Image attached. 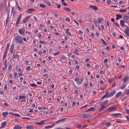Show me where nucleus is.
I'll list each match as a JSON object with an SVG mask.
<instances>
[{
    "label": "nucleus",
    "mask_w": 129,
    "mask_h": 129,
    "mask_svg": "<svg viewBox=\"0 0 129 129\" xmlns=\"http://www.w3.org/2000/svg\"><path fill=\"white\" fill-rule=\"evenodd\" d=\"M7 124V122L6 121H5L3 122H2L1 123V125H2V127H4Z\"/></svg>",
    "instance_id": "26"
},
{
    "label": "nucleus",
    "mask_w": 129,
    "mask_h": 129,
    "mask_svg": "<svg viewBox=\"0 0 129 129\" xmlns=\"http://www.w3.org/2000/svg\"><path fill=\"white\" fill-rule=\"evenodd\" d=\"M19 98L20 99H23L26 98V96H19Z\"/></svg>",
    "instance_id": "31"
},
{
    "label": "nucleus",
    "mask_w": 129,
    "mask_h": 129,
    "mask_svg": "<svg viewBox=\"0 0 129 129\" xmlns=\"http://www.w3.org/2000/svg\"><path fill=\"white\" fill-rule=\"evenodd\" d=\"M15 8L13 7L12 9V13H15Z\"/></svg>",
    "instance_id": "46"
},
{
    "label": "nucleus",
    "mask_w": 129,
    "mask_h": 129,
    "mask_svg": "<svg viewBox=\"0 0 129 129\" xmlns=\"http://www.w3.org/2000/svg\"><path fill=\"white\" fill-rule=\"evenodd\" d=\"M121 114L119 113L112 114L110 115V116H117L120 115Z\"/></svg>",
    "instance_id": "21"
},
{
    "label": "nucleus",
    "mask_w": 129,
    "mask_h": 129,
    "mask_svg": "<svg viewBox=\"0 0 129 129\" xmlns=\"http://www.w3.org/2000/svg\"><path fill=\"white\" fill-rule=\"evenodd\" d=\"M122 19L125 21V22H127L128 21V17L127 16H123L122 17Z\"/></svg>",
    "instance_id": "11"
},
{
    "label": "nucleus",
    "mask_w": 129,
    "mask_h": 129,
    "mask_svg": "<svg viewBox=\"0 0 129 129\" xmlns=\"http://www.w3.org/2000/svg\"><path fill=\"white\" fill-rule=\"evenodd\" d=\"M106 87V86H104V87H100V89L101 90H104L105 89Z\"/></svg>",
    "instance_id": "41"
},
{
    "label": "nucleus",
    "mask_w": 129,
    "mask_h": 129,
    "mask_svg": "<svg viewBox=\"0 0 129 129\" xmlns=\"http://www.w3.org/2000/svg\"><path fill=\"white\" fill-rule=\"evenodd\" d=\"M28 11H26V12L28 13H30L31 12L34 11H35V9H33V8H29L27 9Z\"/></svg>",
    "instance_id": "15"
},
{
    "label": "nucleus",
    "mask_w": 129,
    "mask_h": 129,
    "mask_svg": "<svg viewBox=\"0 0 129 129\" xmlns=\"http://www.w3.org/2000/svg\"><path fill=\"white\" fill-rule=\"evenodd\" d=\"M124 33L126 36L128 37L129 36V28L126 27V29L124 30Z\"/></svg>",
    "instance_id": "5"
},
{
    "label": "nucleus",
    "mask_w": 129,
    "mask_h": 129,
    "mask_svg": "<svg viewBox=\"0 0 129 129\" xmlns=\"http://www.w3.org/2000/svg\"><path fill=\"white\" fill-rule=\"evenodd\" d=\"M128 79V76H126L125 78H124L123 80V82L125 83L126 81Z\"/></svg>",
    "instance_id": "33"
},
{
    "label": "nucleus",
    "mask_w": 129,
    "mask_h": 129,
    "mask_svg": "<svg viewBox=\"0 0 129 129\" xmlns=\"http://www.w3.org/2000/svg\"><path fill=\"white\" fill-rule=\"evenodd\" d=\"M25 31V27L24 26L23 28H22L21 29H20L19 30V32L20 34L24 35V34Z\"/></svg>",
    "instance_id": "6"
},
{
    "label": "nucleus",
    "mask_w": 129,
    "mask_h": 129,
    "mask_svg": "<svg viewBox=\"0 0 129 129\" xmlns=\"http://www.w3.org/2000/svg\"><path fill=\"white\" fill-rule=\"evenodd\" d=\"M127 11V9L125 8L124 9H121L119 10V12H125Z\"/></svg>",
    "instance_id": "18"
},
{
    "label": "nucleus",
    "mask_w": 129,
    "mask_h": 129,
    "mask_svg": "<svg viewBox=\"0 0 129 129\" xmlns=\"http://www.w3.org/2000/svg\"><path fill=\"white\" fill-rule=\"evenodd\" d=\"M74 92L76 94H77L78 93V90H74Z\"/></svg>",
    "instance_id": "62"
},
{
    "label": "nucleus",
    "mask_w": 129,
    "mask_h": 129,
    "mask_svg": "<svg viewBox=\"0 0 129 129\" xmlns=\"http://www.w3.org/2000/svg\"><path fill=\"white\" fill-rule=\"evenodd\" d=\"M7 60L5 59V60L4 62V65H5V66H6V67H7Z\"/></svg>",
    "instance_id": "48"
},
{
    "label": "nucleus",
    "mask_w": 129,
    "mask_h": 129,
    "mask_svg": "<svg viewBox=\"0 0 129 129\" xmlns=\"http://www.w3.org/2000/svg\"><path fill=\"white\" fill-rule=\"evenodd\" d=\"M52 127V126H51V125H50L46 126L44 127V128H51Z\"/></svg>",
    "instance_id": "39"
},
{
    "label": "nucleus",
    "mask_w": 129,
    "mask_h": 129,
    "mask_svg": "<svg viewBox=\"0 0 129 129\" xmlns=\"http://www.w3.org/2000/svg\"><path fill=\"white\" fill-rule=\"evenodd\" d=\"M64 118L60 119L58 120L57 121L55 122V123H60L64 122Z\"/></svg>",
    "instance_id": "22"
},
{
    "label": "nucleus",
    "mask_w": 129,
    "mask_h": 129,
    "mask_svg": "<svg viewBox=\"0 0 129 129\" xmlns=\"http://www.w3.org/2000/svg\"><path fill=\"white\" fill-rule=\"evenodd\" d=\"M100 106L101 108L99 109V111L102 110L105 107V106L101 103L100 104Z\"/></svg>",
    "instance_id": "13"
},
{
    "label": "nucleus",
    "mask_w": 129,
    "mask_h": 129,
    "mask_svg": "<svg viewBox=\"0 0 129 129\" xmlns=\"http://www.w3.org/2000/svg\"><path fill=\"white\" fill-rule=\"evenodd\" d=\"M83 118H87L90 116V114H82Z\"/></svg>",
    "instance_id": "9"
},
{
    "label": "nucleus",
    "mask_w": 129,
    "mask_h": 129,
    "mask_svg": "<svg viewBox=\"0 0 129 129\" xmlns=\"http://www.w3.org/2000/svg\"><path fill=\"white\" fill-rule=\"evenodd\" d=\"M122 93L121 91H119L115 95V98H118Z\"/></svg>",
    "instance_id": "14"
},
{
    "label": "nucleus",
    "mask_w": 129,
    "mask_h": 129,
    "mask_svg": "<svg viewBox=\"0 0 129 129\" xmlns=\"http://www.w3.org/2000/svg\"><path fill=\"white\" fill-rule=\"evenodd\" d=\"M101 39L103 44L105 46H106L107 44L104 40L102 38H101Z\"/></svg>",
    "instance_id": "28"
},
{
    "label": "nucleus",
    "mask_w": 129,
    "mask_h": 129,
    "mask_svg": "<svg viewBox=\"0 0 129 129\" xmlns=\"http://www.w3.org/2000/svg\"><path fill=\"white\" fill-rule=\"evenodd\" d=\"M19 56L18 54H16L14 55V59H17L19 58Z\"/></svg>",
    "instance_id": "32"
},
{
    "label": "nucleus",
    "mask_w": 129,
    "mask_h": 129,
    "mask_svg": "<svg viewBox=\"0 0 129 129\" xmlns=\"http://www.w3.org/2000/svg\"><path fill=\"white\" fill-rule=\"evenodd\" d=\"M124 22L123 20H121L120 21V25L122 26L123 27L124 25Z\"/></svg>",
    "instance_id": "20"
},
{
    "label": "nucleus",
    "mask_w": 129,
    "mask_h": 129,
    "mask_svg": "<svg viewBox=\"0 0 129 129\" xmlns=\"http://www.w3.org/2000/svg\"><path fill=\"white\" fill-rule=\"evenodd\" d=\"M14 48V45H12L10 47V52L11 53H13Z\"/></svg>",
    "instance_id": "16"
},
{
    "label": "nucleus",
    "mask_w": 129,
    "mask_h": 129,
    "mask_svg": "<svg viewBox=\"0 0 129 129\" xmlns=\"http://www.w3.org/2000/svg\"><path fill=\"white\" fill-rule=\"evenodd\" d=\"M117 123H120L121 122V121L120 120H117L115 121Z\"/></svg>",
    "instance_id": "57"
},
{
    "label": "nucleus",
    "mask_w": 129,
    "mask_h": 129,
    "mask_svg": "<svg viewBox=\"0 0 129 129\" xmlns=\"http://www.w3.org/2000/svg\"><path fill=\"white\" fill-rule=\"evenodd\" d=\"M26 128L27 129H33L34 127L30 125H28L26 126Z\"/></svg>",
    "instance_id": "30"
},
{
    "label": "nucleus",
    "mask_w": 129,
    "mask_h": 129,
    "mask_svg": "<svg viewBox=\"0 0 129 129\" xmlns=\"http://www.w3.org/2000/svg\"><path fill=\"white\" fill-rule=\"evenodd\" d=\"M125 111L128 114H129V110L128 109H126L125 110Z\"/></svg>",
    "instance_id": "58"
},
{
    "label": "nucleus",
    "mask_w": 129,
    "mask_h": 129,
    "mask_svg": "<svg viewBox=\"0 0 129 129\" xmlns=\"http://www.w3.org/2000/svg\"><path fill=\"white\" fill-rule=\"evenodd\" d=\"M115 91H113L110 92V94L107 96V98H110L113 96L115 93Z\"/></svg>",
    "instance_id": "10"
},
{
    "label": "nucleus",
    "mask_w": 129,
    "mask_h": 129,
    "mask_svg": "<svg viewBox=\"0 0 129 129\" xmlns=\"http://www.w3.org/2000/svg\"><path fill=\"white\" fill-rule=\"evenodd\" d=\"M39 42L41 44H43L45 43H46L45 42L42 41H40Z\"/></svg>",
    "instance_id": "50"
},
{
    "label": "nucleus",
    "mask_w": 129,
    "mask_h": 129,
    "mask_svg": "<svg viewBox=\"0 0 129 129\" xmlns=\"http://www.w3.org/2000/svg\"><path fill=\"white\" fill-rule=\"evenodd\" d=\"M40 6L42 8H45L46 7V6L43 4H40Z\"/></svg>",
    "instance_id": "38"
},
{
    "label": "nucleus",
    "mask_w": 129,
    "mask_h": 129,
    "mask_svg": "<svg viewBox=\"0 0 129 129\" xmlns=\"http://www.w3.org/2000/svg\"><path fill=\"white\" fill-rule=\"evenodd\" d=\"M17 7L19 10H20L21 9L20 7L18 5L17 6Z\"/></svg>",
    "instance_id": "64"
},
{
    "label": "nucleus",
    "mask_w": 129,
    "mask_h": 129,
    "mask_svg": "<svg viewBox=\"0 0 129 129\" xmlns=\"http://www.w3.org/2000/svg\"><path fill=\"white\" fill-rule=\"evenodd\" d=\"M90 111H94L95 110V108L94 107H92L89 108Z\"/></svg>",
    "instance_id": "42"
},
{
    "label": "nucleus",
    "mask_w": 129,
    "mask_h": 129,
    "mask_svg": "<svg viewBox=\"0 0 129 129\" xmlns=\"http://www.w3.org/2000/svg\"><path fill=\"white\" fill-rule=\"evenodd\" d=\"M98 22L99 23H100L101 22H102L103 21V20L101 18H98Z\"/></svg>",
    "instance_id": "25"
},
{
    "label": "nucleus",
    "mask_w": 129,
    "mask_h": 129,
    "mask_svg": "<svg viewBox=\"0 0 129 129\" xmlns=\"http://www.w3.org/2000/svg\"><path fill=\"white\" fill-rule=\"evenodd\" d=\"M106 2L108 4H109L111 2V0H107Z\"/></svg>",
    "instance_id": "53"
},
{
    "label": "nucleus",
    "mask_w": 129,
    "mask_h": 129,
    "mask_svg": "<svg viewBox=\"0 0 129 129\" xmlns=\"http://www.w3.org/2000/svg\"><path fill=\"white\" fill-rule=\"evenodd\" d=\"M11 64H10L8 67V70H11Z\"/></svg>",
    "instance_id": "43"
},
{
    "label": "nucleus",
    "mask_w": 129,
    "mask_h": 129,
    "mask_svg": "<svg viewBox=\"0 0 129 129\" xmlns=\"http://www.w3.org/2000/svg\"><path fill=\"white\" fill-rule=\"evenodd\" d=\"M57 6V7L58 8H60L61 7V5H56Z\"/></svg>",
    "instance_id": "54"
},
{
    "label": "nucleus",
    "mask_w": 129,
    "mask_h": 129,
    "mask_svg": "<svg viewBox=\"0 0 129 129\" xmlns=\"http://www.w3.org/2000/svg\"><path fill=\"white\" fill-rule=\"evenodd\" d=\"M108 102V101L107 100L104 102L101 103H100L102 104L103 105H104V106H105V105L107 104V103Z\"/></svg>",
    "instance_id": "29"
},
{
    "label": "nucleus",
    "mask_w": 129,
    "mask_h": 129,
    "mask_svg": "<svg viewBox=\"0 0 129 129\" xmlns=\"http://www.w3.org/2000/svg\"><path fill=\"white\" fill-rule=\"evenodd\" d=\"M22 16V14H21L20 16L18 17L17 19L16 22V26H18V25L19 24V22Z\"/></svg>",
    "instance_id": "8"
},
{
    "label": "nucleus",
    "mask_w": 129,
    "mask_h": 129,
    "mask_svg": "<svg viewBox=\"0 0 129 129\" xmlns=\"http://www.w3.org/2000/svg\"><path fill=\"white\" fill-rule=\"evenodd\" d=\"M48 76V74H44V77H47Z\"/></svg>",
    "instance_id": "63"
},
{
    "label": "nucleus",
    "mask_w": 129,
    "mask_h": 129,
    "mask_svg": "<svg viewBox=\"0 0 129 129\" xmlns=\"http://www.w3.org/2000/svg\"><path fill=\"white\" fill-rule=\"evenodd\" d=\"M65 20L66 21L68 22H69L70 21V18L68 17L65 18Z\"/></svg>",
    "instance_id": "37"
},
{
    "label": "nucleus",
    "mask_w": 129,
    "mask_h": 129,
    "mask_svg": "<svg viewBox=\"0 0 129 129\" xmlns=\"http://www.w3.org/2000/svg\"><path fill=\"white\" fill-rule=\"evenodd\" d=\"M106 124L107 126H109L111 125V123L108 122L106 123Z\"/></svg>",
    "instance_id": "49"
},
{
    "label": "nucleus",
    "mask_w": 129,
    "mask_h": 129,
    "mask_svg": "<svg viewBox=\"0 0 129 129\" xmlns=\"http://www.w3.org/2000/svg\"><path fill=\"white\" fill-rule=\"evenodd\" d=\"M8 114V113L7 112H3L2 113V114L3 116L4 117H7V115Z\"/></svg>",
    "instance_id": "17"
},
{
    "label": "nucleus",
    "mask_w": 129,
    "mask_h": 129,
    "mask_svg": "<svg viewBox=\"0 0 129 129\" xmlns=\"http://www.w3.org/2000/svg\"><path fill=\"white\" fill-rule=\"evenodd\" d=\"M29 18V16H27L25 18V19L23 20L22 22L23 23H25L26 22V21Z\"/></svg>",
    "instance_id": "23"
},
{
    "label": "nucleus",
    "mask_w": 129,
    "mask_h": 129,
    "mask_svg": "<svg viewBox=\"0 0 129 129\" xmlns=\"http://www.w3.org/2000/svg\"><path fill=\"white\" fill-rule=\"evenodd\" d=\"M17 127H18L17 125H15V126L14 127L13 129H18Z\"/></svg>",
    "instance_id": "61"
},
{
    "label": "nucleus",
    "mask_w": 129,
    "mask_h": 129,
    "mask_svg": "<svg viewBox=\"0 0 129 129\" xmlns=\"http://www.w3.org/2000/svg\"><path fill=\"white\" fill-rule=\"evenodd\" d=\"M83 80V78H75L74 80L75 82H77V83L78 85H79L81 84Z\"/></svg>",
    "instance_id": "2"
},
{
    "label": "nucleus",
    "mask_w": 129,
    "mask_h": 129,
    "mask_svg": "<svg viewBox=\"0 0 129 129\" xmlns=\"http://www.w3.org/2000/svg\"><path fill=\"white\" fill-rule=\"evenodd\" d=\"M0 8L1 10L3 9V4L2 3H1V4Z\"/></svg>",
    "instance_id": "34"
},
{
    "label": "nucleus",
    "mask_w": 129,
    "mask_h": 129,
    "mask_svg": "<svg viewBox=\"0 0 129 129\" xmlns=\"http://www.w3.org/2000/svg\"><path fill=\"white\" fill-rule=\"evenodd\" d=\"M13 116H14L17 117H20V115L18 114L17 113H14Z\"/></svg>",
    "instance_id": "36"
},
{
    "label": "nucleus",
    "mask_w": 129,
    "mask_h": 129,
    "mask_svg": "<svg viewBox=\"0 0 129 129\" xmlns=\"http://www.w3.org/2000/svg\"><path fill=\"white\" fill-rule=\"evenodd\" d=\"M125 84L122 85L120 87V89H123L125 87Z\"/></svg>",
    "instance_id": "35"
},
{
    "label": "nucleus",
    "mask_w": 129,
    "mask_h": 129,
    "mask_svg": "<svg viewBox=\"0 0 129 129\" xmlns=\"http://www.w3.org/2000/svg\"><path fill=\"white\" fill-rule=\"evenodd\" d=\"M7 89V84H6L5 85V86L4 88V89L5 90H6Z\"/></svg>",
    "instance_id": "40"
},
{
    "label": "nucleus",
    "mask_w": 129,
    "mask_h": 129,
    "mask_svg": "<svg viewBox=\"0 0 129 129\" xmlns=\"http://www.w3.org/2000/svg\"><path fill=\"white\" fill-rule=\"evenodd\" d=\"M122 16L121 15L119 14H117L116 15V20H118L119 18H122Z\"/></svg>",
    "instance_id": "19"
},
{
    "label": "nucleus",
    "mask_w": 129,
    "mask_h": 129,
    "mask_svg": "<svg viewBox=\"0 0 129 129\" xmlns=\"http://www.w3.org/2000/svg\"><path fill=\"white\" fill-rule=\"evenodd\" d=\"M109 92H107L104 95H105L107 97V96H108V95L109 93Z\"/></svg>",
    "instance_id": "59"
},
{
    "label": "nucleus",
    "mask_w": 129,
    "mask_h": 129,
    "mask_svg": "<svg viewBox=\"0 0 129 129\" xmlns=\"http://www.w3.org/2000/svg\"><path fill=\"white\" fill-rule=\"evenodd\" d=\"M9 46H10V44H9V43H8L7 44L6 47V48L5 52L4 53V55H3V58L4 59H5L6 57V55L7 53V51L8 49H9Z\"/></svg>",
    "instance_id": "4"
},
{
    "label": "nucleus",
    "mask_w": 129,
    "mask_h": 129,
    "mask_svg": "<svg viewBox=\"0 0 129 129\" xmlns=\"http://www.w3.org/2000/svg\"><path fill=\"white\" fill-rule=\"evenodd\" d=\"M129 94V89H128L127 90L126 92V95H127Z\"/></svg>",
    "instance_id": "55"
},
{
    "label": "nucleus",
    "mask_w": 129,
    "mask_h": 129,
    "mask_svg": "<svg viewBox=\"0 0 129 129\" xmlns=\"http://www.w3.org/2000/svg\"><path fill=\"white\" fill-rule=\"evenodd\" d=\"M31 67L29 66H28L27 67L26 69V70L28 71L30 69Z\"/></svg>",
    "instance_id": "44"
},
{
    "label": "nucleus",
    "mask_w": 129,
    "mask_h": 129,
    "mask_svg": "<svg viewBox=\"0 0 129 129\" xmlns=\"http://www.w3.org/2000/svg\"><path fill=\"white\" fill-rule=\"evenodd\" d=\"M65 11L68 12H70L71 11V9L70 8L67 7H65Z\"/></svg>",
    "instance_id": "24"
},
{
    "label": "nucleus",
    "mask_w": 129,
    "mask_h": 129,
    "mask_svg": "<svg viewBox=\"0 0 129 129\" xmlns=\"http://www.w3.org/2000/svg\"><path fill=\"white\" fill-rule=\"evenodd\" d=\"M113 80V79H110V80L108 81V82L111 83L112 81Z\"/></svg>",
    "instance_id": "60"
},
{
    "label": "nucleus",
    "mask_w": 129,
    "mask_h": 129,
    "mask_svg": "<svg viewBox=\"0 0 129 129\" xmlns=\"http://www.w3.org/2000/svg\"><path fill=\"white\" fill-rule=\"evenodd\" d=\"M66 33L70 37H72V35L70 31V29L68 28H67L66 30Z\"/></svg>",
    "instance_id": "7"
},
{
    "label": "nucleus",
    "mask_w": 129,
    "mask_h": 129,
    "mask_svg": "<svg viewBox=\"0 0 129 129\" xmlns=\"http://www.w3.org/2000/svg\"><path fill=\"white\" fill-rule=\"evenodd\" d=\"M30 85L31 86L33 87H36L37 85L35 84H31Z\"/></svg>",
    "instance_id": "45"
},
{
    "label": "nucleus",
    "mask_w": 129,
    "mask_h": 129,
    "mask_svg": "<svg viewBox=\"0 0 129 129\" xmlns=\"http://www.w3.org/2000/svg\"><path fill=\"white\" fill-rule=\"evenodd\" d=\"M44 122L43 121H41L40 122H39V125H41L44 123Z\"/></svg>",
    "instance_id": "47"
},
{
    "label": "nucleus",
    "mask_w": 129,
    "mask_h": 129,
    "mask_svg": "<svg viewBox=\"0 0 129 129\" xmlns=\"http://www.w3.org/2000/svg\"><path fill=\"white\" fill-rule=\"evenodd\" d=\"M59 53H60V52H56L55 53H54V55L55 56V55H58V54H59Z\"/></svg>",
    "instance_id": "51"
},
{
    "label": "nucleus",
    "mask_w": 129,
    "mask_h": 129,
    "mask_svg": "<svg viewBox=\"0 0 129 129\" xmlns=\"http://www.w3.org/2000/svg\"><path fill=\"white\" fill-rule=\"evenodd\" d=\"M108 61V59L107 58H106L104 59V63H105Z\"/></svg>",
    "instance_id": "52"
},
{
    "label": "nucleus",
    "mask_w": 129,
    "mask_h": 129,
    "mask_svg": "<svg viewBox=\"0 0 129 129\" xmlns=\"http://www.w3.org/2000/svg\"><path fill=\"white\" fill-rule=\"evenodd\" d=\"M18 126L17 128L18 129H21L22 128V127L19 125H17Z\"/></svg>",
    "instance_id": "56"
},
{
    "label": "nucleus",
    "mask_w": 129,
    "mask_h": 129,
    "mask_svg": "<svg viewBox=\"0 0 129 129\" xmlns=\"http://www.w3.org/2000/svg\"><path fill=\"white\" fill-rule=\"evenodd\" d=\"M15 41L18 43L21 44L22 43V38L20 36L16 37L15 39Z\"/></svg>",
    "instance_id": "1"
},
{
    "label": "nucleus",
    "mask_w": 129,
    "mask_h": 129,
    "mask_svg": "<svg viewBox=\"0 0 129 129\" xmlns=\"http://www.w3.org/2000/svg\"><path fill=\"white\" fill-rule=\"evenodd\" d=\"M117 108L116 106H111L108 108L106 111H108L109 112H112L115 110Z\"/></svg>",
    "instance_id": "3"
},
{
    "label": "nucleus",
    "mask_w": 129,
    "mask_h": 129,
    "mask_svg": "<svg viewBox=\"0 0 129 129\" xmlns=\"http://www.w3.org/2000/svg\"><path fill=\"white\" fill-rule=\"evenodd\" d=\"M94 24L96 26H98L99 25V23L98 21L96 20L94 21Z\"/></svg>",
    "instance_id": "27"
},
{
    "label": "nucleus",
    "mask_w": 129,
    "mask_h": 129,
    "mask_svg": "<svg viewBox=\"0 0 129 129\" xmlns=\"http://www.w3.org/2000/svg\"><path fill=\"white\" fill-rule=\"evenodd\" d=\"M89 8H91L93 10L96 11L98 10V8L96 6L93 5H90L89 6Z\"/></svg>",
    "instance_id": "12"
}]
</instances>
